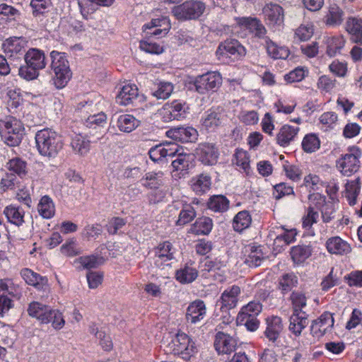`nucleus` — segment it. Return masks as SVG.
Here are the masks:
<instances>
[{
    "mask_svg": "<svg viewBox=\"0 0 362 362\" xmlns=\"http://www.w3.org/2000/svg\"><path fill=\"white\" fill-rule=\"evenodd\" d=\"M225 117L226 115L220 112H207L206 115L202 119V124L206 129H214L223 123Z\"/></svg>",
    "mask_w": 362,
    "mask_h": 362,
    "instance_id": "nucleus-34",
    "label": "nucleus"
},
{
    "mask_svg": "<svg viewBox=\"0 0 362 362\" xmlns=\"http://www.w3.org/2000/svg\"><path fill=\"white\" fill-rule=\"evenodd\" d=\"M334 325L332 314L329 312L323 313L317 319L313 321L310 332L315 337L320 338L329 331Z\"/></svg>",
    "mask_w": 362,
    "mask_h": 362,
    "instance_id": "nucleus-10",
    "label": "nucleus"
},
{
    "mask_svg": "<svg viewBox=\"0 0 362 362\" xmlns=\"http://www.w3.org/2000/svg\"><path fill=\"white\" fill-rule=\"evenodd\" d=\"M319 215L313 206H310L308 209L307 214L303 220V226L305 228H310L313 223H317Z\"/></svg>",
    "mask_w": 362,
    "mask_h": 362,
    "instance_id": "nucleus-62",
    "label": "nucleus"
},
{
    "mask_svg": "<svg viewBox=\"0 0 362 362\" xmlns=\"http://www.w3.org/2000/svg\"><path fill=\"white\" fill-rule=\"evenodd\" d=\"M264 258L263 257L261 250H255L247 256L245 259V263L250 267H259L261 265Z\"/></svg>",
    "mask_w": 362,
    "mask_h": 362,
    "instance_id": "nucleus-59",
    "label": "nucleus"
},
{
    "mask_svg": "<svg viewBox=\"0 0 362 362\" xmlns=\"http://www.w3.org/2000/svg\"><path fill=\"white\" fill-rule=\"evenodd\" d=\"M50 306L42 304L37 301L30 303L28 308V313L30 316L37 318L41 323L47 324V315L49 311Z\"/></svg>",
    "mask_w": 362,
    "mask_h": 362,
    "instance_id": "nucleus-24",
    "label": "nucleus"
},
{
    "mask_svg": "<svg viewBox=\"0 0 362 362\" xmlns=\"http://www.w3.org/2000/svg\"><path fill=\"white\" fill-rule=\"evenodd\" d=\"M37 210L43 218H52L55 211L52 200L48 196L42 197L38 204Z\"/></svg>",
    "mask_w": 362,
    "mask_h": 362,
    "instance_id": "nucleus-41",
    "label": "nucleus"
},
{
    "mask_svg": "<svg viewBox=\"0 0 362 362\" xmlns=\"http://www.w3.org/2000/svg\"><path fill=\"white\" fill-rule=\"evenodd\" d=\"M102 258H99L94 255L81 257L79 258V262L83 268L90 269L96 268L101 262H100Z\"/></svg>",
    "mask_w": 362,
    "mask_h": 362,
    "instance_id": "nucleus-61",
    "label": "nucleus"
},
{
    "mask_svg": "<svg viewBox=\"0 0 362 362\" xmlns=\"http://www.w3.org/2000/svg\"><path fill=\"white\" fill-rule=\"evenodd\" d=\"M337 167L345 176H351L357 172L360 168L358 155L355 153H346L337 161Z\"/></svg>",
    "mask_w": 362,
    "mask_h": 362,
    "instance_id": "nucleus-13",
    "label": "nucleus"
},
{
    "mask_svg": "<svg viewBox=\"0 0 362 362\" xmlns=\"http://www.w3.org/2000/svg\"><path fill=\"white\" fill-rule=\"evenodd\" d=\"M4 214L11 223L20 226L24 223L25 212L19 206L13 204L7 206L4 210Z\"/></svg>",
    "mask_w": 362,
    "mask_h": 362,
    "instance_id": "nucleus-30",
    "label": "nucleus"
},
{
    "mask_svg": "<svg viewBox=\"0 0 362 362\" xmlns=\"http://www.w3.org/2000/svg\"><path fill=\"white\" fill-rule=\"evenodd\" d=\"M312 27L301 25L295 31V38L300 41H306L313 35Z\"/></svg>",
    "mask_w": 362,
    "mask_h": 362,
    "instance_id": "nucleus-63",
    "label": "nucleus"
},
{
    "mask_svg": "<svg viewBox=\"0 0 362 362\" xmlns=\"http://www.w3.org/2000/svg\"><path fill=\"white\" fill-rule=\"evenodd\" d=\"M166 135L177 141L194 142L198 136L197 131L192 127H177L171 128L166 132Z\"/></svg>",
    "mask_w": 362,
    "mask_h": 362,
    "instance_id": "nucleus-12",
    "label": "nucleus"
},
{
    "mask_svg": "<svg viewBox=\"0 0 362 362\" xmlns=\"http://www.w3.org/2000/svg\"><path fill=\"white\" fill-rule=\"evenodd\" d=\"M308 324V320L306 313H293L290 317L289 330L295 335L298 336Z\"/></svg>",
    "mask_w": 362,
    "mask_h": 362,
    "instance_id": "nucleus-25",
    "label": "nucleus"
},
{
    "mask_svg": "<svg viewBox=\"0 0 362 362\" xmlns=\"http://www.w3.org/2000/svg\"><path fill=\"white\" fill-rule=\"evenodd\" d=\"M266 47L268 54L276 59H285L290 54L288 48L285 47H279L269 39H267L266 40Z\"/></svg>",
    "mask_w": 362,
    "mask_h": 362,
    "instance_id": "nucleus-37",
    "label": "nucleus"
},
{
    "mask_svg": "<svg viewBox=\"0 0 362 362\" xmlns=\"http://www.w3.org/2000/svg\"><path fill=\"white\" fill-rule=\"evenodd\" d=\"M206 315V306L202 300L192 302L187 308L186 319L187 322L195 324L203 320Z\"/></svg>",
    "mask_w": 362,
    "mask_h": 362,
    "instance_id": "nucleus-20",
    "label": "nucleus"
},
{
    "mask_svg": "<svg viewBox=\"0 0 362 362\" xmlns=\"http://www.w3.org/2000/svg\"><path fill=\"white\" fill-rule=\"evenodd\" d=\"M18 184L16 175L13 173H6L1 180L0 187L4 191H6L14 189Z\"/></svg>",
    "mask_w": 362,
    "mask_h": 362,
    "instance_id": "nucleus-55",
    "label": "nucleus"
},
{
    "mask_svg": "<svg viewBox=\"0 0 362 362\" xmlns=\"http://www.w3.org/2000/svg\"><path fill=\"white\" fill-rule=\"evenodd\" d=\"M234 157V163L240 166L245 172L247 173V170L250 167V161L247 152L242 149H238Z\"/></svg>",
    "mask_w": 362,
    "mask_h": 362,
    "instance_id": "nucleus-56",
    "label": "nucleus"
},
{
    "mask_svg": "<svg viewBox=\"0 0 362 362\" xmlns=\"http://www.w3.org/2000/svg\"><path fill=\"white\" fill-rule=\"evenodd\" d=\"M20 15L18 10L11 6L6 4H0V18L4 19L6 17L9 20H15L17 16Z\"/></svg>",
    "mask_w": 362,
    "mask_h": 362,
    "instance_id": "nucleus-58",
    "label": "nucleus"
},
{
    "mask_svg": "<svg viewBox=\"0 0 362 362\" xmlns=\"http://www.w3.org/2000/svg\"><path fill=\"white\" fill-rule=\"evenodd\" d=\"M213 227L212 221L209 217H202L196 220L191 231L196 235H208Z\"/></svg>",
    "mask_w": 362,
    "mask_h": 362,
    "instance_id": "nucleus-36",
    "label": "nucleus"
},
{
    "mask_svg": "<svg viewBox=\"0 0 362 362\" xmlns=\"http://www.w3.org/2000/svg\"><path fill=\"white\" fill-rule=\"evenodd\" d=\"M191 186L197 194H204L211 189V178L206 173H201L191 180Z\"/></svg>",
    "mask_w": 362,
    "mask_h": 362,
    "instance_id": "nucleus-23",
    "label": "nucleus"
},
{
    "mask_svg": "<svg viewBox=\"0 0 362 362\" xmlns=\"http://www.w3.org/2000/svg\"><path fill=\"white\" fill-rule=\"evenodd\" d=\"M222 83V78L217 72H208L197 76L194 82V90L199 94L217 88Z\"/></svg>",
    "mask_w": 362,
    "mask_h": 362,
    "instance_id": "nucleus-5",
    "label": "nucleus"
},
{
    "mask_svg": "<svg viewBox=\"0 0 362 362\" xmlns=\"http://www.w3.org/2000/svg\"><path fill=\"white\" fill-rule=\"evenodd\" d=\"M266 322L267 328L264 331V336L269 341L275 343L284 329L282 320L279 316L273 315L267 317Z\"/></svg>",
    "mask_w": 362,
    "mask_h": 362,
    "instance_id": "nucleus-17",
    "label": "nucleus"
},
{
    "mask_svg": "<svg viewBox=\"0 0 362 362\" xmlns=\"http://www.w3.org/2000/svg\"><path fill=\"white\" fill-rule=\"evenodd\" d=\"M290 300L292 304L293 313H305L303 310L307 304V298L304 293L299 291H293L290 296Z\"/></svg>",
    "mask_w": 362,
    "mask_h": 362,
    "instance_id": "nucleus-46",
    "label": "nucleus"
},
{
    "mask_svg": "<svg viewBox=\"0 0 362 362\" xmlns=\"http://www.w3.org/2000/svg\"><path fill=\"white\" fill-rule=\"evenodd\" d=\"M262 310V304L259 302L251 301L243 306L238 314V318L243 321L247 317L256 316Z\"/></svg>",
    "mask_w": 362,
    "mask_h": 362,
    "instance_id": "nucleus-45",
    "label": "nucleus"
},
{
    "mask_svg": "<svg viewBox=\"0 0 362 362\" xmlns=\"http://www.w3.org/2000/svg\"><path fill=\"white\" fill-rule=\"evenodd\" d=\"M175 354L181 355L186 360L197 352V347L193 341L185 333H177L172 341Z\"/></svg>",
    "mask_w": 362,
    "mask_h": 362,
    "instance_id": "nucleus-6",
    "label": "nucleus"
},
{
    "mask_svg": "<svg viewBox=\"0 0 362 362\" xmlns=\"http://www.w3.org/2000/svg\"><path fill=\"white\" fill-rule=\"evenodd\" d=\"M209 209L215 212H224L229 207V201L223 195H214L207 203Z\"/></svg>",
    "mask_w": 362,
    "mask_h": 362,
    "instance_id": "nucleus-38",
    "label": "nucleus"
},
{
    "mask_svg": "<svg viewBox=\"0 0 362 362\" xmlns=\"http://www.w3.org/2000/svg\"><path fill=\"white\" fill-rule=\"evenodd\" d=\"M172 249L171 243L164 241L153 250L154 252L153 264L157 269L163 271V274H168V271L172 267L173 260L174 259Z\"/></svg>",
    "mask_w": 362,
    "mask_h": 362,
    "instance_id": "nucleus-4",
    "label": "nucleus"
},
{
    "mask_svg": "<svg viewBox=\"0 0 362 362\" xmlns=\"http://www.w3.org/2000/svg\"><path fill=\"white\" fill-rule=\"evenodd\" d=\"M291 255L295 263H301L311 255V249L305 245H297L293 247Z\"/></svg>",
    "mask_w": 362,
    "mask_h": 362,
    "instance_id": "nucleus-42",
    "label": "nucleus"
},
{
    "mask_svg": "<svg viewBox=\"0 0 362 362\" xmlns=\"http://www.w3.org/2000/svg\"><path fill=\"white\" fill-rule=\"evenodd\" d=\"M47 315L49 321L48 323L51 322L52 327L55 329H61L65 324L62 313L58 310H54L50 308L49 311Z\"/></svg>",
    "mask_w": 362,
    "mask_h": 362,
    "instance_id": "nucleus-51",
    "label": "nucleus"
},
{
    "mask_svg": "<svg viewBox=\"0 0 362 362\" xmlns=\"http://www.w3.org/2000/svg\"><path fill=\"white\" fill-rule=\"evenodd\" d=\"M325 43L327 45L326 53L332 57L340 52L344 46L345 40L342 36H334L327 37Z\"/></svg>",
    "mask_w": 362,
    "mask_h": 362,
    "instance_id": "nucleus-35",
    "label": "nucleus"
},
{
    "mask_svg": "<svg viewBox=\"0 0 362 362\" xmlns=\"http://www.w3.org/2000/svg\"><path fill=\"white\" fill-rule=\"evenodd\" d=\"M163 173H148L143 180V185L150 189H157L162 183L160 178Z\"/></svg>",
    "mask_w": 362,
    "mask_h": 362,
    "instance_id": "nucleus-50",
    "label": "nucleus"
},
{
    "mask_svg": "<svg viewBox=\"0 0 362 362\" xmlns=\"http://www.w3.org/2000/svg\"><path fill=\"white\" fill-rule=\"evenodd\" d=\"M35 141L40 154L48 158H55L64 146L61 136L50 129L38 131Z\"/></svg>",
    "mask_w": 362,
    "mask_h": 362,
    "instance_id": "nucleus-1",
    "label": "nucleus"
},
{
    "mask_svg": "<svg viewBox=\"0 0 362 362\" xmlns=\"http://www.w3.org/2000/svg\"><path fill=\"white\" fill-rule=\"evenodd\" d=\"M21 275L25 281L37 288H43L47 285V279L40 274L33 272L31 269L25 268L21 270Z\"/></svg>",
    "mask_w": 362,
    "mask_h": 362,
    "instance_id": "nucleus-29",
    "label": "nucleus"
},
{
    "mask_svg": "<svg viewBox=\"0 0 362 362\" xmlns=\"http://www.w3.org/2000/svg\"><path fill=\"white\" fill-rule=\"evenodd\" d=\"M71 147L73 151L81 156L86 154L90 149V141L81 134H76L72 138Z\"/></svg>",
    "mask_w": 362,
    "mask_h": 362,
    "instance_id": "nucleus-39",
    "label": "nucleus"
},
{
    "mask_svg": "<svg viewBox=\"0 0 362 362\" xmlns=\"http://www.w3.org/2000/svg\"><path fill=\"white\" fill-rule=\"evenodd\" d=\"M24 59L25 64H30L38 71L46 66L45 54L37 49H30L25 54Z\"/></svg>",
    "mask_w": 362,
    "mask_h": 362,
    "instance_id": "nucleus-22",
    "label": "nucleus"
},
{
    "mask_svg": "<svg viewBox=\"0 0 362 362\" xmlns=\"http://www.w3.org/2000/svg\"><path fill=\"white\" fill-rule=\"evenodd\" d=\"M177 152V146L175 144H160L153 146L148 151L150 158L154 162L168 160L169 156H173Z\"/></svg>",
    "mask_w": 362,
    "mask_h": 362,
    "instance_id": "nucleus-16",
    "label": "nucleus"
},
{
    "mask_svg": "<svg viewBox=\"0 0 362 362\" xmlns=\"http://www.w3.org/2000/svg\"><path fill=\"white\" fill-rule=\"evenodd\" d=\"M170 158H173L171 162V165L175 170H187L189 165V155L187 153L177 152L173 156H169Z\"/></svg>",
    "mask_w": 362,
    "mask_h": 362,
    "instance_id": "nucleus-44",
    "label": "nucleus"
},
{
    "mask_svg": "<svg viewBox=\"0 0 362 362\" xmlns=\"http://www.w3.org/2000/svg\"><path fill=\"white\" fill-rule=\"evenodd\" d=\"M23 130L22 122L13 117H6L0 122V133L22 134Z\"/></svg>",
    "mask_w": 362,
    "mask_h": 362,
    "instance_id": "nucleus-27",
    "label": "nucleus"
},
{
    "mask_svg": "<svg viewBox=\"0 0 362 362\" xmlns=\"http://www.w3.org/2000/svg\"><path fill=\"white\" fill-rule=\"evenodd\" d=\"M274 188L273 195L276 199H280L284 196L293 194V187L287 185L285 182L276 184Z\"/></svg>",
    "mask_w": 362,
    "mask_h": 362,
    "instance_id": "nucleus-60",
    "label": "nucleus"
},
{
    "mask_svg": "<svg viewBox=\"0 0 362 362\" xmlns=\"http://www.w3.org/2000/svg\"><path fill=\"white\" fill-rule=\"evenodd\" d=\"M139 122L131 115H121L117 117V127L121 132L129 133L134 130Z\"/></svg>",
    "mask_w": 362,
    "mask_h": 362,
    "instance_id": "nucleus-31",
    "label": "nucleus"
},
{
    "mask_svg": "<svg viewBox=\"0 0 362 362\" xmlns=\"http://www.w3.org/2000/svg\"><path fill=\"white\" fill-rule=\"evenodd\" d=\"M205 8V4L202 1L190 0L174 6L172 12L177 20H195L204 13Z\"/></svg>",
    "mask_w": 362,
    "mask_h": 362,
    "instance_id": "nucleus-3",
    "label": "nucleus"
},
{
    "mask_svg": "<svg viewBox=\"0 0 362 362\" xmlns=\"http://www.w3.org/2000/svg\"><path fill=\"white\" fill-rule=\"evenodd\" d=\"M173 85L170 82H160L156 90L152 92L153 96L157 99L165 100L168 98L173 91Z\"/></svg>",
    "mask_w": 362,
    "mask_h": 362,
    "instance_id": "nucleus-48",
    "label": "nucleus"
},
{
    "mask_svg": "<svg viewBox=\"0 0 362 362\" xmlns=\"http://www.w3.org/2000/svg\"><path fill=\"white\" fill-rule=\"evenodd\" d=\"M18 75L28 81L33 80L36 78L38 75V70L36 69V68H34L30 64H25V65L21 66L18 69Z\"/></svg>",
    "mask_w": 362,
    "mask_h": 362,
    "instance_id": "nucleus-57",
    "label": "nucleus"
},
{
    "mask_svg": "<svg viewBox=\"0 0 362 362\" xmlns=\"http://www.w3.org/2000/svg\"><path fill=\"white\" fill-rule=\"evenodd\" d=\"M252 218L247 211L238 213L233 218V227L235 231L242 232L251 224Z\"/></svg>",
    "mask_w": 362,
    "mask_h": 362,
    "instance_id": "nucleus-40",
    "label": "nucleus"
},
{
    "mask_svg": "<svg viewBox=\"0 0 362 362\" xmlns=\"http://www.w3.org/2000/svg\"><path fill=\"white\" fill-rule=\"evenodd\" d=\"M302 147L305 152H313L320 148V140L315 134L306 135L303 140Z\"/></svg>",
    "mask_w": 362,
    "mask_h": 362,
    "instance_id": "nucleus-54",
    "label": "nucleus"
},
{
    "mask_svg": "<svg viewBox=\"0 0 362 362\" xmlns=\"http://www.w3.org/2000/svg\"><path fill=\"white\" fill-rule=\"evenodd\" d=\"M50 57L51 69L54 73L52 81L55 87L61 89L66 86L72 76L69 63L64 52L54 50L50 53Z\"/></svg>",
    "mask_w": 362,
    "mask_h": 362,
    "instance_id": "nucleus-2",
    "label": "nucleus"
},
{
    "mask_svg": "<svg viewBox=\"0 0 362 362\" xmlns=\"http://www.w3.org/2000/svg\"><path fill=\"white\" fill-rule=\"evenodd\" d=\"M8 169L20 177H23L27 174L26 163L20 158H13L7 163Z\"/></svg>",
    "mask_w": 362,
    "mask_h": 362,
    "instance_id": "nucleus-49",
    "label": "nucleus"
},
{
    "mask_svg": "<svg viewBox=\"0 0 362 362\" xmlns=\"http://www.w3.org/2000/svg\"><path fill=\"white\" fill-rule=\"evenodd\" d=\"M298 128L290 125H284L276 136L277 143L282 146L288 145L296 136Z\"/></svg>",
    "mask_w": 362,
    "mask_h": 362,
    "instance_id": "nucleus-33",
    "label": "nucleus"
},
{
    "mask_svg": "<svg viewBox=\"0 0 362 362\" xmlns=\"http://www.w3.org/2000/svg\"><path fill=\"white\" fill-rule=\"evenodd\" d=\"M50 4V0H31L30 6L33 8V15L35 17L43 16L47 12Z\"/></svg>",
    "mask_w": 362,
    "mask_h": 362,
    "instance_id": "nucleus-52",
    "label": "nucleus"
},
{
    "mask_svg": "<svg viewBox=\"0 0 362 362\" xmlns=\"http://www.w3.org/2000/svg\"><path fill=\"white\" fill-rule=\"evenodd\" d=\"M237 342L236 340L229 334L218 332L216 334L214 347L220 354H229L235 351Z\"/></svg>",
    "mask_w": 362,
    "mask_h": 362,
    "instance_id": "nucleus-15",
    "label": "nucleus"
},
{
    "mask_svg": "<svg viewBox=\"0 0 362 362\" xmlns=\"http://www.w3.org/2000/svg\"><path fill=\"white\" fill-rule=\"evenodd\" d=\"M263 13L266 19L271 24L280 25L284 22V10L278 4H267L263 8Z\"/></svg>",
    "mask_w": 362,
    "mask_h": 362,
    "instance_id": "nucleus-21",
    "label": "nucleus"
},
{
    "mask_svg": "<svg viewBox=\"0 0 362 362\" xmlns=\"http://www.w3.org/2000/svg\"><path fill=\"white\" fill-rule=\"evenodd\" d=\"M344 13L343 10L337 4H331L328 12L325 16V23L329 25H339L344 21Z\"/></svg>",
    "mask_w": 362,
    "mask_h": 362,
    "instance_id": "nucleus-32",
    "label": "nucleus"
},
{
    "mask_svg": "<svg viewBox=\"0 0 362 362\" xmlns=\"http://www.w3.org/2000/svg\"><path fill=\"white\" fill-rule=\"evenodd\" d=\"M171 207L177 210L180 209L178 219L176 221L177 226H184L196 217L195 210L190 204L176 202L172 204Z\"/></svg>",
    "mask_w": 362,
    "mask_h": 362,
    "instance_id": "nucleus-19",
    "label": "nucleus"
},
{
    "mask_svg": "<svg viewBox=\"0 0 362 362\" xmlns=\"http://www.w3.org/2000/svg\"><path fill=\"white\" fill-rule=\"evenodd\" d=\"M245 47L235 39H227L221 42L216 52L217 57L238 59L245 55Z\"/></svg>",
    "mask_w": 362,
    "mask_h": 362,
    "instance_id": "nucleus-7",
    "label": "nucleus"
},
{
    "mask_svg": "<svg viewBox=\"0 0 362 362\" xmlns=\"http://www.w3.org/2000/svg\"><path fill=\"white\" fill-rule=\"evenodd\" d=\"M346 30L352 36V40L357 43H362V19L350 17L346 24Z\"/></svg>",
    "mask_w": 362,
    "mask_h": 362,
    "instance_id": "nucleus-28",
    "label": "nucleus"
},
{
    "mask_svg": "<svg viewBox=\"0 0 362 362\" xmlns=\"http://www.w3.org/2000/svg\"><path fill=\"white\" fill-rule=\"evenodd\" d=\"M235 21L240 28L248 30L253 37L259 39L267 38V30L257 18L239 17L235 18Z\"/></svg>",
    "mask_w": 362,
    "mask_h": 362,
    "instance_id": "nucleus-8",
    "label": "nucleus"
},
{
    "mask_svg": "<svg viewBox=\"0 0 362 362\" xmlns=\"http://www.w3.org/2000/svg\"><path fill=\"white\" fill-rule=\"evenodd\" d=\"M298 283L296 276L293 274H284L279 281V288L283 293L290 291Z\"/></svg>",
    "mask_w": 362,
    "mask_h": 362,
    "instance_id": "nucleus-53",
    "label": "nucleus"
},
{
    "mask_svg": "<svg viewBox=\"0 0 362 362\" xmlns=\"http://www.w3.org/2000/svg\"><path fill=\"white\" fill-rule=\"evenodd\" d=\"M139 90L134 84L124 86L116 97V102L120 105L127 106L137 99Z\"/></svg>",
    "mask_w": 362,
    "mask_h": 362,
    "instance_id": "nucleus-18",
    "label": "nucleus"
},
{
    "mask_svg": "<svg viewBox=\"0 0 362 362\" xmlns=\"http://www.w3.org/2000/svg\"><path fill=\"white\" fill-rule=\"evenodd\" d=\"M359 192L360 186L358 178L346 185L345 197L347 199L351 206H354L356 204Z\"/></svg>",
    "mask_w": 362,
    "mask_h": 362,
    "instance_id": "nucleus-47",
    "label": "nucleus"
},
{
    "mask_svg": "<svg viewBox=\"0 0 362 362\" xmlns=\"http://www.w3.org/2000/svg\"><path fill=\"white\" fill-rule=\"evenodd\" d=\"M330 71L339 77H344L347 72V65L346 63L335 60L329 65Z\"/></svg>",
    "mask_w": 362,
    "mask_h": 362,
    "instance_id": "nucleus-64",
    "label": "nucleus"
},
{
    "mask_svg": "<svg viewBox=\"0 0 362 362\" xmlns=\"http://www.w3.org/2000/svg\"><path fill=\"white\" fill-rule=\"evenodd\" d=\"M186 103L179 100H174L168 107H164L163 119L164 122L172 120H181L185 117Z\"/></svg>",
    "mask_w": 362,
    "mask_h": 362,
    "instance_id": "nucleus-14",
    "label": "nucleus"
},
{
    "mask_svg": "<svg viewBox=\"0 0 362 362\" xmlns=\"http://www.w3.org/2000/svg\"><path fill=\"white\" fill-rule=\"evenodd\" d=\"M240 294V288L238 286H232L223 292L220 299L216 303V306H219L223 312H227L234 308L237 305Z\"/></svg>",
    "mask_w": 362,
    "mask_h": 362,
    "instance_id": "nucleus-11",
    "label": "nucleus"
},
{
    "mask_svg": "<svg viewBox=\"0 0 362 362\" xmlns=\"http://www.w3.org/2000/svg\"><path fill=\"white\" fill-rule=\"evenodd\" d=\"M326 247L330 253L336 255H346L351 251L350 245L339 237L328 239Z\"/></svg>",
    "mask_w": 362,
    "mask_h": 362,
    "instance_id": "nucleus-26",
    "label": "nucleus"
},
{
    "mask_svg": "<svg viewBox=\"0 0 362 362\" xmlns=\"http://www.w3.org/2000/svg\"><path fill=\"white\" fill-rule=\"evenodd\" d=\"M197 271L187 266L177 270L176 272V279L182 284H188L194 281L197 277Z\"/></svg>",
    "mask_w": 362,
    "mask_h": 362,
    "instance_id": "nucleus-43",
    "label": "nucleus"
},
{
    "mask_svg": "<svg viewBox=\"0 0 362 362\" xmlns=\"http://www.w3.org/2000/svg\"><path fill=\"white\" fill-rule=\"evenodd\" d=\"M199 160L206 165H214L217 163L219 156L218 149L214 144L202 143L197 148Z\"/></svg>",
    "mask_w": 362,
    "mask_h": 362,
    "instance_id": "nucleus-9",
    "label": "nucleus"
}]
</instances>
